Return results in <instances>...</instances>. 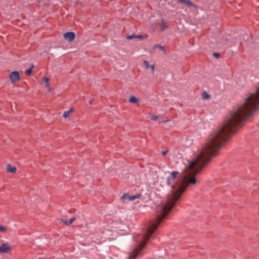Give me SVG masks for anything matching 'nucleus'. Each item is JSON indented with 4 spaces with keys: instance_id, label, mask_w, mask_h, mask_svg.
Instances as JSON below:
<instances>
[{
    "instance_id": "f257e3e1",
    "label": "nucleus",
    "mask_w": 259,
    "mask_h": 259,
    "mask_svg": "<svg viewBox=\"0 0 259 259\" xmlns=\"http://www.w3.org/2000/svg\"><path fill=\"white\" fill-rule=\"evenodd\" d=\"M258 109L259 85L255 93L250 94L243 104L231 112L223 127L209 136L206 143L202 146L195 159L190 162L188 166L186 176V179H188L187 183L183 181L179 182L177 178L179 172L172 171L167 178V184L172 188L171 194L168 195L165 203L162 206L160 214L157 215L154 222L148 228L146 234L143 237V240L130 254L128 259H136L142 255L141 250L146 245L147 241L159 225L164 221L188 185L196 184L197 181L195 176L210 162L211 158L218 155L220 148L242 126L245 120L251 117Z\"/></svg>"
},
{
    "instance_id": "f03ea898",
    "label": "nucleus",
    "mask_w": 259,
    "mask_h": 259,
    "mask_svg": "<svg viewBox=\"0 0 259 259\" xmlns=\"http://www.w3.org/2000/svg\"><path fill=\"white\" fill-rule=\"evenodd\" d=\"M9 78L12 83H15L20 80V73L17 71L12 72L9 75Z\"/></svg>"
},
{
    "instance_id": "7ed1b4c3",
    "label": "nucleus",
    "mask_w": 259,
    "mask_h": 259,
    "mask_svg": "<svg viewBox=\"0 0 259 259\" xmlns=\"http://www.w3.org/2000/svg\"><path fill=\"white\" fill-rule=\"evenodd\" d=\"M11 250V247L8 243H3L0 246V253H8Z\"/></svg>"
},
{
    "instance_id": "20e7f679",
    "label": "nucleus",
    "mask_w": 259,
    "mask_h": 259,
    "mask_svg": "<svg viewBox=\"0 0 259 259\" xmlns=\"http://www.w3.org/2000/svg\"><path fill=\"white\" fill-rule=\"evenodd\" d=\"M63 36L65 39L72 42L75 39V33L73 32H67L63 34Z\"/></svg>"
},
{
    "instance_id": "39448f33",
    "label": "nucleus",
    "mask_w": 259,
    "mask_h": 259,
    "mask_svg": "<svg viewBox=\"0 0 259 259\" xmlns=\"http://www.w3.org/2000/svg\"><path fill=\"white\" fill-rule=\"evenodd\" d=\"M141 194H136L135 195H130L128 193L124 194L121 197V199L124 201L125 199H127L128 200L131 201L135 199L136 198H138L140 197Z\"/></svg>"
},
{
    "instance_id": "423d86ee",
    "label": "nucleus",
    "mask_w": 259,
    "mask_h": 259,
    "mask_svg": "<svg viewBox=\"0 0 259 259\" xmlns=\"http://www.w3.org/2000/svg\"><path fill=\"white\" fill-rule=\"evenodd\" d=\"M178 1L182 4H185L188 7H193L196 8V6L194 5L192 2L189 0H178Z\"/></svg>"
},
{
    "instance_id": "0eeeda50",
    "label": "nucleus",
    "mask_w": 259,
    "mask_h": 259,
    "mask_svg": "<svg viewBox=\"0 0 259 259\" xmlns=\"http://www.w3.org/2000/svg\"><path fill=\"white\" fill-rule=\"evenodd\" d=\"M7 170L8 172L14 174L16 172L17 168L15 166H12L10 164H8L7 165Z\"/></svg>"
},
{
    "instance_id": "6e6552de",
    "label": "nucleus",
    "mask_w": 259,
    "mask_h": 259,
    "mask_svg": "<svg viewBox=\"0 0 259 259\" xmlns=\"http://www.w3.org/2000/svg\"><path fill=\"white\" fill-rule=\"evenodd\" d=\"M41 83L44 86L48 87L49 86V79L48 77H44L42 80Z\"/></svg>"
},
{
    "instance_id": "1a4fd4ad",
    "label": "nucleus",
    "mask_w": 259,
    "mask_h": 259,
    "mask_svg": "<svg viewBox=\"0 0 259 259\" xmlns=\"http://www.w3.org/2000/svg\"><path fill=\"white\" fill-rule=\"evenodd\" d=\"M202 98L203 100H207L210 98V96L205 91L202 94Z\"/></svg>"
},
{
    "instance_id": "9d476101",
    "label": "nucleus",
    "mask_w": 259,
    "mask_h": 259,
    "mask_svg": "<svg viewBox=\"0 0 259 259\" xmlns=\"http://www.w3.org/2000/svg\"><path fill=\"white\" fill-rule=\"evenodd\" d=\"M75 219H75V217H73V218H71V219H70V220H69V221H67V220L64 221V220H62V222H63L64 224H65V225H70V224H72V222H73L74 220H75Z\"/></svg>"
},
{
    "instance_id": "9b49d317",
    "label": "nucleus",
    "mask_w": 259,
    "mask_h": 259,
    "mask_svg": "<svg viewBox=\"0 0 259 259\" xmlns=\"http://www.w3.org/2000/svg\"><path fill=\"white\" fill-rule=\"evenodd\" d=\"M159 25L162 27V31L164 29L168 27L166 23L163 20L161 21V22L159 23Z\"/></svg>"
},
{
    "instance_id": "f8f14e48",
    "label": "nucleus",
    "mask_w": 259,
    "mask_h": 259,
    "mask_svg": "<svg viewBox=\"0 0 259 259\" xmlns=\"http://www.w3.org/2000/svg\"><path fill=\"white\" fill-rule=\"evenodd\" d=\"M129 101L131 103H137L139 102V100L138 99L136 98L134 96H132L131 97L130 99H129Z\"/></svg>"
},
{
    "instance_id": "ddd939ff",
    "label": "nucleus",
    "mask_w": 259,
    "mask_h": 259,
    "mask_svg": "<svg viewBox=\"0 0 259 259\" xmlns=\"http://www.w3.org/2000/svg\"><path fill=\"white\" fill-rule=\"evenodd\" d=\"M33 67H34V66H33V65H32V66L29 69H28L25 71V73L27 75H30L31 74L32 69Z\"/></svg>"
},
{
    "instance_id": "4468645a",
    "label": "nucleus",
    "mask_w": 259,
    "mask_h": 259,
    "mask_svg": "<svg viewBox=\"0 0 259 259\" xmlns=\"http://www.w3.org/2000/svg\"><path fill=\"white\" fill-rule=\"evenodd\" d=\"M72 111L71 109H70V110H68V111H66L64 112L63 113V116L64 117V118H67L69 116V114H70V112Z\"/></svg>"
},
{
    "instance_id": "2eb2a0df",
    "label": "nucleus",
    "mask_w": 259,
    "mask_h": 259,
    "mask_svg": "<svg viewBox=\"0 0 259 259\" xmlns=\"http://www.w3.org/2000/svg\"><path fill=\"white\" fill-rule=\"evenodd\" d=\"M156 48H159L160 50H161L164 53V54H165V50L163 46L159 45H156L154 46V49H155Z\"/></svg>"
},
{
    "instance_id": "dca6fc26",
    "label": "nucleus",
    "mask_w": 259,
    "mask_h": 259,
    "mask_svg": "<svg viewBox=\"0 0 259 259\" xmlns=\"http://www.w3.org/2000/svg\"><path fill=\"white\" fill-rule=\"evenodd\" d=\"M0 232H6V228L3 226H0Z\"/></svg>"
},
{
    "instance_id": "f3484780",
    "label": "nucleus",
    "mask_w": 259,
    "mask_h": 259,
    "mask_svg": "<svg viewBox=\"0 0 259 259\" xmlns=\"http://www.w3.org/2000/svg\"><path fill=\"white\" fill-rule=\"evenodd\" d=\"M143 64L147 69L149 68L150 67L149 63L147 61H144Z\"/></svg>"
},
{
    "instance_id": "a211bd4d",
    "label": "nucleus",
    "mask_w": 259,
    "mask_h": 259,
    "mask_svg": "<svg viewBox=\"0 0 259 259\" xmlns=\"http://www.w3.org/2000/svg\"><path fill=\"white\" fill-rule=\"evenodd\" d=\"M136 37V35H135V34H132L131 35H127L126 36V38L128 39H133V38H134Z\"/></svg>"
},
{
    "instance_id": "6ab92c4d",
    "label": "nucleus",
    "mask_w": 259,
    "mask_h": 259,
    "mask_svg": "<svg viewBox=\"0 0 259 259\" xmlns=\"http://www.w3.org/2000/svg\"><path fill=\"white\" fill-rule=\"evenodd\" d=\"M158 118V116L157 115H153L151 118V119L152 120H156Z\"/></svg>"
},
{
    "instance_id": "aec40b11",
    "label": "nucleus",
    "mask_w": 259,
    "mask_h": 259,
    "mask_svg": "<svg viewBox=\"0 0 259 259\" xmlns=\"http://www.w3.org/2000/svg\"><path fill=\"white\" fill-rule=\"evenodd\" d=\"M213 55L215 57H216V58H219V57H220V54H219V53H214L213 54Z\"/></svg>"
},
{
    "instance_id": "412c9836",
    "label": "nucleus",
    "mask_w": 259,
    "mask_h": 259,
    "mask_svg": "<svg viewBox=\"0 0 259 259\" xmlns=\"http://www.w3.org/2000/svg\"><path fill=\"white\" fill-rule=\"evenodd\" d=\"M137 38H140V39H143L144 38V36L142 35H136V37Z\"/></svg>"
},
{
    "instance_id": "4be33fe9",
    "label": "nucleus",
    "mask_w": 259,
    "mask_h": 259,
    "mask_svg": "<svg viewBox=\"0 0 259 259\" xmlns=\"http://www.w3.org/2000/svg\"><path fill=\"white\" fill-rule=\"evenodd\" d=\"M150 68L151 69L152 72H153L154 71V69H155V66H154V65H151L150 66Z\"/></svg>"
},
{
    "instance_id": "5701e85b",
    "label": "nucleus",
    "mask_w": 259,
    "mask_h": 259,
    "mask_svg": "<svg viewBox=\"0 0 259 259\" xmlns=\"http://www.w3.org/2000/svg\"><path fill=\"white\" fill-rule=\"evenodd\" d=\"M168 153V151H162V154L163 155H165Z\"/></svg>"
},
{
    "instance_id": "b1692460",
    "label": "nucleus",
    "mask_w": 259,
    "mask_h": 259,
    "mask_svg": "<svg viewBox=\"0 0 259 259\" xmlns=\"http://www.w3.org/2000/svg\"><path fill=\"white\" fill-rule=\"evenodd\" d=\"M92 103H93V100H92V99H91V100H90V102H89V104H90V105H92Z\"/></svg>"
},
{
    "instance_id": "393cba45",
    "label": "nucleus",
    "mask_w": 259,
    "mask_h": 259,
    "mask_svg": "<svg viewBox=\"0 0 259 259\" xmlns=\"http://www.w3.org/2000/svg\"><path fill=\"white\" fill-rule=\"evenodd\" d=\"M168 121H169V120H166L164 122H167Z\"/></svg>"
},
{
    "instance_id": "a878e982",
    "label": "nucleus",
    "mask_w": 259,
    "mask_h": 259,
    "mask_svg": "<svg viewBox=\"0 0 259 259\" xmlns=\"http://www.w3.org/2000/svg\"><path fill=\"white\" fill-rule=\"evenodd\" d=\"M134 239L137 241V240H136V237H134Z\"/></svg>"
},
{
    "instance_id": "bb28decb",
    "label": "nucleus",
    "mask_w": 259,
    "mask_h": 259,
    "mask_svg": "<svg viewBox=\"0 0 259 259\" xmlns=\"http://www.w3.org/2000/svg\"><path fill=\"white\" fill-rule=\"evenodd\" d=\"M162 122V121H159V123H161Z\"/></svg>"
}]
</instances>
